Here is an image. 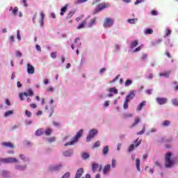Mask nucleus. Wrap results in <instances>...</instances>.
I'll return each instance as SVG.
<instances>
[{"label":"nucleus","mask_w":178,"mask_h":178,"mask_svg":"<svg viewBox=\"0 0 178 178\" xmlns=\"http://www.w3.org/2000/svg\"><path fill=\"white\" fill-rule=\"evenodd\" d=\"M104 106H109V101H106L104 102Z\"/></svg>","instance_id":"nucleus-64"},{"label":"nucleus","mask_w":178,"mask_h":178,"mask_svg":"<svg viewBox=\"0 0 178 178\" xmlns=\"http://www.w3.org/2000/svg\"><path fill=\"white\" fill-rule=\"evenodd\" d=\"M11 115H13V111H8L5 113L4 116H5V118H8V116H10Z\"/></svg>","instance_id":"nucleus-33"},{"label":"nucleus","mask_w":178,"mask_h":178,"mask_svg":"<svg viewBox=\"0 0 178 178\" xmlns=\"http://www.w3.org/2000/svg\"><path fill=\"white\" fill-rule=\"evenodd\" d=\"M111 6L108 3H100L98 6L99 10H104L106 8H109Z\"/></svg>","instance_id":"nucleus-14"},{"label":"nucleus","mask_w":178,"mask_h":178,"mask_svg":"<svg viewBox=\"0 0 178 178\" xmlns=\"http://www.w3.org/2000/svg\"><path fill=\"white\" fill-rule=\"evenodd\" d=\"M84 2H87V0H77L76 3H83Z\"/></svg>","instance_id":"nucleus-59"},{"label":"nucleus","mask_w":178,"mask_h":178,"mask_svg":"<svg viewBox=\"0 0 178 178\" xmlns=\"http://www.w3.org/2000/svg\"><path fill=\"white\" fill-rule=\"evenodd\" d=\"M148 58V54H147L146 53H143L141 55L140 59L142 60H146V59Z\"/></svg>","instance_id":"nucleus-34"},{"label":"nucleus","mask_w":178,"mask_h":178,"mask_svg":"<svg viewBox=\"0 0 178 178\" xmlns=\"http://www.w3.org/2000/svg\"><path fill=\"white\" fill-rule=\"evenodd\" d=\"M108 91L109 92H112L113 95L118 93V89L115 87L110 88Z\"/></svg>","instance_id":"nucleus-26"},{"label":"nucleus","mask_w":178,"mask_h":178,"mask_svg":"<svg viewBox=\"0 0 178 178\" xmlns=\"http://www.w3.org/2000/svg\"><path fill=\"white\" fill-rule=\"evenodd\" d=\"M67 6H68V5L66 4L64 7H63L60 9V16H63V15H65V13H66V11L67 10Z\"/></svg>","instance_id":"nucleus-19"},{"label":"nucleus","mask_w":178,"mask_h":178,"mask_svg":"<svg viewBox=\"0 0 178 178\" xmlns=\"http://www.w3.org/2000/svg\"><path fill=\"white\" fill-rule=\"evenodd\" d=\"M170 124V121L169 120H165L162 125L164 127H168V126H169Z\"/></svg>","instance_id":"nucleus-36"},{"label":"nucleus","mask_w":178,"mask_h":178,"mask_svg":"<svg viewBox=\"0 0 178 178\" xmlns=\"http://www.w3.org/2000/svg\"><path fill=\"white\" fill-rule=\"evenodd\" d=\"M9 11L12 12V13H13V15H14V16H16V15H17V12H19V8L15 7L13 8V7H10Z\"/></svg>","instance_id":"nucleus-16"},{"label":"nucleus","mask_w":178,"mask_h":178,"mask_svg":"<svg viewBox=\"0 0 178 178\" xmlns=\"http://www.w3.org/2000/svg\"><path fill=\"white\" fill-rule=\"evenodd\" d=\"M83 173H84V170H83V168L78 169L75 175V178H81L83 175Z\"/></svg>","instance_id":"nucleus-13"},{"label":"nucleus","mask_w":178,"mask_h":178,"mask_svg":"<svg viewBox=\"0 0 178 178\" xmlns=\"http://www.w3.org/2000/svg\"><path fill=\"white\" fill-rule=\"evenodd\" d=\"M83 129H80L77 133L76 135L74 137L73 140L70 142H67L65 144V147H67V145H74L76 143L79 141V138L83 136Z\"/></svg>","instance_id":"nucleus-1"},{"label":"nucleus","mask_w":178,"mask_h":178,"mask_svg":"<svg viewBox=\"0 0 178 178\" xmlns=\"http://www.w3.org/2000/svg\"><path fill=\"white\" fill-rule=\"evenodd\" d=\"M99 168V165L97 164V163H93L92 165V172H97V169Z\"/></svg>","instance_id":"nucleus-24"},{"label":"nucleus","mask_w":178,"mask_h":178,"mask_svg":"<svg viewBox=\"0 0 178 178\" xmlns=\"http://www.w3.org/2000/svg\"><path fill=\"white\" fill-rule=\"evenodd\" d=\"M98 12H101V10H99V8H96V9L93 11V15H97V13H98Z\"/></svg>","instance_id":"nucleus-56"},{"label":"nucleus","mask_w":178,"mask_h":178,"mask_svg":"<svg viewBox=\"0 0 178 178\" xmlns=\"http://www.w3.org/2000/svg\"><path fill=\"white\" fill-rule=\"evenodd\" d=\"M154 33V30L151 29H146L145 34H152Z\"/></svg>","instance_id":"nucleus-39"},{"label":"nucleus","mask_w":178,"mask_h":178,"mask_svg":"<svg viewBox=\"0 0 178 178\" xmlns=\"http://www.w3.org/2000/svg\"><path fill=\"white\" fill-rule=\"evenodd\" d=\"M56 52H53L51 54V57L53 58V59L56 58Z\"/></svg>","instance_id":"nucleus-54"},{"label":"nucleus","mask_w":178,"mask_h":178,"mask_svg":"<svg viewBox=\"0 0 178 178\" xmlns=\"http://www.w3.org/2000/svg\"><path fill=\"white\" fill-rule=\"evenodd\" d=\"M138 51H141V47H138L134 50V52H138Z\"/></svg>","instance_id":"nucleus-61"},{"label":"nucleus","mask_w":178,"mask_h":178,"mask_svg":"<svg viewBox=\"0 0 178 178\" xmlns=\"http://www.w3.org/2000/svg\"><path fill=\"white\" fill-rule=\"evenodd\" d=\"M123 106H124V109H127V108H129V101L125 99Z\"/></svg>","instance_id":"nucleus-40"},{"label":"nucleus","mask_w":178,"mask_h":178,"mask_svg":"<svg viewBox=\"0 0 178 178\" xmlns=\"http://www.w3.org/2000/svg\"><path fill=\"white\" fill-rule=\"evenodd\" d=\"M170 75V71L159 74L160 77H169Z\"/></svg>","instance_id":"nucleus-23"},{"label":"nucleus","mask_w":178,"mask_h":178,"mask_svg":"<svg viewBox=\"0 0 178 178\" xmlns=\"http://www.w3.org/2000/svg\"><path fill=\"white\" fill-rule=\"evenodd\" d=\"M131 84H133V81L130 80V79H127L126 81H125V83H124V86L125 87H127L129 86H131Z\"/></svg>","instance_id":"nucleus-35"},{"label":"nucleus","mask_w":178,"mask_h":178,"mask_svg":"<svg viewBox=\"0 0 178 178\" xmlns=\"http://www.w3.org/2000/svg\"><path fill=\"white\" fill-rule=\"evenodd\" d=\"M23 3L25 8H27V6H29V4L27 3V0H23Z\"/></svg>","instance_id":"nucleus-60"},{"label":"nucleus","mask_w":178,"mask_h":178,"mask_svg":"<svg viewBox=\"0 0 178 178\" xmlns=\"http://www.w3.org/2000/svg\"><path fill=\"white\" fill-rule=\"evenodd\" d=\"M42 134H44V131L42 130V129H39L35 132V135L38 136H42Z\"/></svg>","instance_id":"nucleus-29"},{"label":"nucleus","mask_w":178,"mask_h":178,"mask_svg":"<svg viewBox=\"0 0 178 178\" xmlns=\"http://www.w3.org/2000/svg\"><path fill=\"white\" fill-rule=\"evenodd\" d=\"M170 34H172V31L170 29H166L165 37H168Z\"/></svg>","instance_id":"nucleus-44"},{"label":"nucleus","mask_w":178,"mask_h":178,"mask_svg":"<svg viewBox=\"0 0 178 178\" xmlns=\"http://www.w3.org/2000/svg\"><path fill=\"white\" fill-rule=\"evenodd\" d=\"M81 156L83 159H88V158H90V154L88 153L83 152L81 154Z\"/></svg>","instance_id":"nucleus-30"},{"label":"nucleus","mask_w":178,"mask_h":178,"mask_svg":"<svg viewBox=\"0 0 178 178\" xmlns=\"http://www.w3.org/2000/svg\"><path fill=\"white\" fill-rule=\"evenodd\" d=\"M145 133V126H143L142 131L137 133L138 136H141Z\"/></svg>","instance_id":"nucleus-37"},{"label":"nucleus","mask_w":178,"mask_h":178,"mask_svg":"<svg viewBox=\"0 0 178 178\" xmlns=\"http://www.w3.org/2000/svg\"><path fill=\"white\" fill-rule=\"evenodd\" d=\"M131 116H133V115L129 114V113H124V114L123 115V118H124V119H127V118H131Z\"/></svg>","instance_id":"nucleus-45"},{"label":"nucleus","mask_w":178,"mask_h":178,"mask_svg":"<svg viewBox=\"0 0 178 178\" xmlns=\"http://www.w3.org/2000/svg\"><path fill=\"white\" fill-rule=\"evenodd\" d=\"M96 22H97V18H93V19H92L89 22V24H88L89 27H92V26H93L94 24H95Z\"/></svg>","instance_id":"nucleus-25"},{"label":"nucleus","mask_w":178,"mask_h":178,"mask_svg":"<svg viewBox=\"0 0 178 178\" xmlns=\"http://www.w3.org/2000/svg\"><path fill=\"white\" fill-rule=\"evenodd\" d=\"M36 49L37 51H39V52H41V47L40 45H36Z\"/></svg>","instance_id":"nucleus-62"},{"label":"nucleus","mask_w":178,"mask_h":178,"mask_svg":"<svg viewBox=\"0 0 178 178\" xmlns=\"http://www.w3.org/2000/svg\"><path fill=\"white\" fill-rule=\"evenodd\" d=\"M86 23H87V22H86V20H83V21L82 22V23L80 24L78 26V27H77L78 30H80V29H83V28H84V26H86Z\"/></svg>","instance_id":"nucleus-32"},{"label":"nucleus","mask_w":178,"mask_h":178,"mask_svg":"<svg viewBox=\"0 0 178 178\" xmlns=\"http://www.w3.org/2000/svg\"><path fill=\"white\" fill-rule=\"evenodd\" d=\"M101 145L99 140H97L92 146V148H97Z\"/></svg>","instance_id":"nucleus-42"},{"label":"nucleus","mask_w":178,"mask_h":178,"mask_svg":"<svg viewBox=\"0 0 178 178\" xmlns=\"http://www.w3.org/2000/svg\"><path fill=\"white\" fill-rule=\"evenodd\" d=\"M34 92L31 89H29L26 92L19 93V99L24 101V97H33Z\"/></svg>","instance_id":"nucleus-4"},{"label":"nucleus","mask_w":178,"mask_h":178,"mask_svg":"<svg viewBox=\"0 0 178 178\" xmlns=\"http://www.w3.org/2000/svg\"><path fill=\"white\" fill-rule=\"evenodd\" d=\"M147 104V102L146 101H143L138 106H137V108L136 110L140 112V111H141V109H143V107L145 106Z\"/></svg>","instance_id":"nucleus-18"},{"label":"nucleus","mask_w":178,"mask_h":178,"mask_svg":"<svg viewBox=\"0 0 178 178\" xmlns=\"http://www.w3.org/2000/svg\"><path fill=\"white\" fill-rule=\"evenodd\" d=\"M70 177V172H66L63 177L62 178H69Z\"/></svg>","instance_id":"nucleus-51"},{"label":"nucleus","mask_w":178,"mask_h":178,"mask_svg":"<svg viewBox=\"0 0 178 178\" xmlns=\"http://www.w3.org/2000/svg\"><path fill=\"white\" fill-rule=\"evenodd\" d=\"M16 55H17V56H19L20 58V57H22V54L19 51H16Z\"/></svg>","instance_id":"nucleus-58"},{"label":"nucleus","mask_w":178,"mask_h":178,"mask_svg":"<svg viewBox=\"0 0 178 178\" xmlns=\"http://www.w3.org/2000/svg\"><path fill=\"white\" fill-rule=\"evenodd\" d=\"M25 113H26V116H28V118H31V115H32L31 112H30L29 111L26 110L25 111Z\"/></svg>","instance_id":"nucleus-50"},{"label":"nucleus","mask_w":178,"mask_h":178,"mask_svg":"<svg viewBox=\"0 0 178 178\" xmlns=\"http://www.w3.org/2000/svg\"><path fill=\"white\" fill-rule=\"evenodd\" d=\"M109 170H111V165L107 164L104 166V168L103 169L104 175H108V173H109Z\"/></svg>","instance_id":"nucleus-15"},{"label":"nucleus","mask_w":178,"mask_h":178,"mask_svg":"<svg viewBox=\"0 0 178 178\" xmlns=\"http://www.w3.org/2000/svg\"><path fill=\"white\" fill-rule=\"evenodd\" d=\"M151 13H152V16H157L158 15V11H156V10H152Z\"/></svg>","instance_id":"nucleus-53"},{"label":"nucleus","mask_w":178,"mask_h":178,"mask_svg":"<svg viewBox=\"0 0 178 178\" xmlns=\"http://www.w3.org/2000/svg\"><path fill=\"white\" fill-rule=\"evenodd\" d=\"M62 168V165H54L51 166L49 168L50 172H56L58 170H60V169Z\"/></svg>","instance_id":"nucleus-12"},{"label":"nucleus","mask_w":178,"mask_h":178,"mask_svg":"<svg viewBox=\"0 0 178 178\" xmlns=\"http://www.w3.org/2000/svg\"><path fill=\"white\" fill-rule=\"evenodd\" d=\"M156 101L159 105H165L168 102V99L165 97H156Z\"/></svg>","instance_id":"nucleus-9"},{"label":"nucleus","mask_w":178,"mask_h":178,"mask_svg":"<svg viewBox=\"0 0 178 178\" xmlns=\"http://www.w3.org/2000/svg\"><path fill=\"white\" fill-rule=\"evenodd\" d=\"M74 13H76V10H71L66 16L65 19L66 20H69L70 19H72V17H73V15H74Z\"/></svg>","instance_id":"nucleus-17"},{"label":"nucleus","mask_w":178,"mask_h":178,"mask_svg":"<svg viewBox=\"0 0 178 178\" xmlns=\"http://www.w3.org/2000/svg\"><path fill=\"white\" fill-rule=\"evenodd\" d=\"M138 123H140V118H135V121L132 124V125L131 126V128L134 127L135 126H137V124H138Z\"/></svg>","instance_id":"nucleus-28"},{"label":"nucleus","mask_w":178,"mask_h":178,"mask_svg":"<svg viewBox=\"0 0 178 178\" xmlns=\"http://www.w3.org/2000/svg\"><path fill=\"white\" fill-rule=\"evenodd\" d=\"M40 17H41L40 19L44 20V19H45V14H44V13L41 12Z\"/></svg>","instance_id":"nucleus-55"},{"label":"nucleus","mask_w":178,"mask_h":178,"mask_svg":"<svg viewBox=\"0 0 178 178\" xmlns=\"http://www.w3.org/2000/svg\"><path fill=\"white\" fill-rule=\"evenodd\" d=\"M0 162L1 163H17L19 162V160H17L16 158H6V159H1Z\"/></svg>","instance_id":"nucleus-5"},{"label":"nucleus","mask_w":178,"mask_h":178,"mask_svg":"<svg viewBox=\"0 0 178 178\" xmlns=\"http://www.w3.org/2000/svg\"><path fill=\"white\" fill-rule=\"evenodd\" d=\"M145 0H136V1L134 3V5H138L140 3H143Z\"/></svg>","instance_id":"nucleus-48"},{"label":"nucleus","mask_w":178,"mask_h":178,"mask_svg":"<svg viewBox=\"0 0 178 178\" xmlns=\"http://www.w3.org/2000/svg\"><path fill=\"white\" fill-rule=\"evenodd\" d=\"M172 105H174L175 106H178V101H177V99H172Z\"/></svg>","instance_id":"nucleus-38"},{"label":"nucleus","mask_w":178,"mask_h":178,"mask_svg":"<svg viewBox=\"0 0 178 178\" xmlns=\"http://www.w3.org/2000/svg\"><path fill=\"white\" fill-rule=\"evenodd\" d=\"M136 169L138 172H141V169L140 168V159H136Z\"/></svg>","instance_id":"nucleus-27"},{"label":"nucleus","mask_w":178,"mask_h":178,"mask_svg":"<svg viewBox=\"0 0 178 178\" xmlns=\"http://www.w3.org/2000/svg\"><path fill=\"white\" fill-rule=\"evenodd\" d=\"M134 144H131L129 147V152H132V151H134L135 148H137L138 145L141 144V140H139L137 138L136 140H134Z\"/></svg>","instance_id":"nucleus-7"},{"label":"nucleus","mask_w":178,"mask_h":178,"mask_svg":"<svg viewBox=\"0 0 178 178\" xmlns=\"http://www.w3.org/2000/svg\"><path fill=\"white\" fill-rule=\"evenodd\" d=\"M56 140L55 137H51L47 140L48 143H54Z\"/></svg>","instance_id":"nucleus-49"},{"label":"nucleus","mask_w":178,"mask_h":178,"mask_svg":"<svg viewBox=\"0 0 178 178\" xmlns=\"http://www.w3.org/2000/svg\"><path fill=\"white\" fill-rule=\"evenodd\" d=\"M51 133H52V129H51L49 128L46 129V131H45L46 136H50Z\"/></svg>","instance_id":"nucleus-43"},{"label":"nucleus","mask_w":178,"mask_h":178,"mask_svg":"<svg viewBox=\"0 0 178 178\" xmlns=\"http://www.w3.org/2000/svg\"><path fill=\"white\" fill-rule=\"evenodd\" d=\"M34 72H35V70H34V67L31 64L28 63L27 64V73L29 74H34Z\"/></svg>","instance_id":"nucleus-10"},{"label":"nucleus","mask_w":178,"mask_h":178,"mask_svg":"<svg viewBox=\"0 0 178 178\" xmlns=\"http://www.w3.org/2000/svg\"><path fill=\"white\" fill-rule=\"evenodd\" d=\"M1 145L4 147V148H11V149L15 148V145H13V143L10 142H8V143L3 142L1 143Z\"/></svg>","instance_id":"nucleus-11"},{"label":"nucleus","mask_w":178,"mask_h":178,"mask_svg":"<svg viewBox=\"0 0 178 178\" xmlns=\"http://www.w3.org/2000/svg\"><path fill=\"white\" fill-rule=\"evenodd\" d=\"M6 104L8 106H10V102L8 99H6Z\"/></svg>","instance_id":"nucleus-63"},{"label":"nucleus","mask_w":178,"mask_h":178,"mask_svg":"<svg viewBox=\"0 0 178 178\" xmlns=\"http://www.w3.org/2000/svg\"><path fill=\"white\" fill-rule=\"evenodd\" d=\"M111 165H112V168H116V160L112 159Z\"/></svg>","instance_id":"nucleus-47"},{"label":"nucleus","mask_w":178,"mask_h":178,"mask_svg":"<svg viewBox=\"0 0 178 178\" xmlns=\"http://www.w3.org/2000/svg\"><path fill=\"white\" fill-rule=\"evenodd\" d=\"M97 134H98V131H97V129H93L90 130L89 131L88 136L86 138V142L90 143V141H91L92 138H94V137H95V136H97Z\"/></svg>","instance_id":"nucleus-6"},{"label":"nucleus","mask_w":178,"mask_h":178,"mask_svg":"<svg viewBox=\"0 0 178 178\" xmlns=\"http://www.w3.org/2000/svg\"><path fill=\"white\" fill-rule=\"evenodd\" d=\"M64 156H72L73 155V151L67 150L63 152Z\"/></svg>","instance_id":"nucleus-22"},{"label":"nucleus","mask_w":178,"mask_h":178,"mask_svg":"<svg viewBox=\"0 0 178 178\" xmlns=\"http://www.w3.org/2000/svg\"><path fill=\"white\" fill-rule=\"evenodd\" d=\"M17 40L19 41H20V40H22V37L20 36V31H19V30L17 31Z\"/></svg>","instance_id":"nucleus-46"},{"label":"nucleus","mask_w":178,"mask_h":178,"mask_svg":"<svg viewBox=\"0 0 178 178\" xmlns=\"http://www.w3.org/2000/svg\"><path fill=\"white\" fill-rule=\"evenodd\" d=\"M19 158L20 159H22V161H26V156H24V154H20Z\"/></svg>","instance_id":"nucleus-57"},{"label":"nucleus","mask_w":178,"mask_h":178,"mask_svg":"<svg viewBox=\"0 0 178 178\" xmlns=\"http://www.w3.org/2000/svg\"><path fill=\"white\" fill-rule=\"evenodd\" d=\"M9 40H10V42H12V43L15 42V36H13V35L10 36Z\"/></svg>","instance_id":"nucleus-52"},{"label":"nucleus","mask_w":178,"mask_h":178,"mask_svg":"<svg viewBox=\"0 0 178 178\" xmlns=\"http://www.w3.org/2000/svg\"><path fill=\"white\" fill-rule=\"evenodd\" d=\"M137 45H138V41L135 40L134 42H133L131 43V48H136V47H137Z\"/></svg>","instance_id":"nucleus-41"},{"label":"nucleus","mask_w":178,"mask_h":178,"mask_svg":"<svg viewBox=\"0 0 178 178\" xmlns=\"http://www.w3.org/2000/svg\"><path fill=\"white\" fill-rule=\"evenodd\" d=\"M136 90H131L130 92L127 95L125 100L126 101H131L133 98L136 97Z\"/></svg>","instance_id":"nucleus-8"},{"label":"nucleus","mask_w":178,"mask_h":178,"mask_svg":"<svg viewBox=\"0 0 178 178\" xmlns=\"http://www.w3.org/2000/svg\"><path fill=\"white\" fill-rule=\"evenodd\" d=\"M172 153L168 152L165 155V168H172L175 165V161L172 160Z\"/></svg>","instance_id":"nucleus-2"},{"label":"nucleus","mask_w":178,"mask_h":178,"mask_svg":"<svg viewBox=\"0 0 178 178\" xmlns=\"http://www.w3.org/2000/svg\"><path fill=\"white\" fill-rule=\"evenodd\" d=\"M113 23H115V20L111 17H106L104 19L103 22V27L104 29H109V27H112L113 26Z\"/></svg>","instance_id":"nucleus-3"},{"label":"nucleus","mask_w":178,"mask_h":178,"mask_svg":"<svg viewBox=\"0 0 178 178\" xmlns=\"http://www.w3.org/2000/svg\"><path fill=\"white\" fill-rule=\"evenodd\" d=\"M27 168V165H15V169H17V170H24Z\"/></svg>","instance_id":"nucleus-21"},{"label":"nucleus","mask_w":178,"mask_h":178,"mask_svg":"<svg viewBox=\"0 0 178 178\" xmlns=\"http://www.w3.org/2000/svg\"><path fill=\"white\" fill-rule=\"evenodd\" d=\"M108 152H109V147L105 146L103 149V154L104 155H107Z\"/></svg>","instance_id":"nucleus-31"},{"label":"nucleus","mask_w":178,"mask_h":178,"mask_svg":"<svg viewBox=\"0 0 178 178\" xmlns=\"http://www.w3.org/2000/svg\"><path fill=\"white\" fill-rule=\"evenodd\" d=\"M138 22V19L133 18V19H128L127 22L130 24H136Z\"/></svg>","instance_id":"nucleus-20"}]
</instances>
